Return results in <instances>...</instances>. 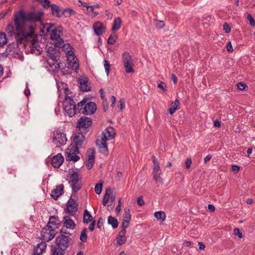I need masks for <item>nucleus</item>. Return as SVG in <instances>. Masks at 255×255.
Wrapping results in <instances>:
<instances>
[{
  "instance_id": "nucleus-1",
  "label": "nucleus",
  "mask_w": 255,
  "mask_h": 255,
  "mask_svg": "<svg viewBox=\"0 0 255 255\" xmlns=\"http://www.w3.org/2000/svg\"><path fill=\"white\" fill-rule=\"evenodd\" d=\"M61 223L58 216H50L47 225L42 229L41 232L43 239L46 242L53 239L57 233L55 230L61 226Z\"/></svg>"
},
{
  "instance_id": "nucleus-2",
  "label": "nucleus",
  "mask_w": 255,
  "mask_h": 255,
  "mask_svg": "<svg viewBox=\"0 0 255 255\" xmlns=\"http://www.w3.org/2000/svg\"><path fill=\"white\" fill-rule=\"evenodd\" d=\"M55 243L56 246H52L51 249L53 255H64L65 251L69 245H73V241L68 236L59 235L56 237Z\"/></svg>"
},
{
  "instance_id": "nucleus-3",
  "label": "nucleus",
  "mask_w": 255,
  "mask_h": 255,
  "mask_svg": "<svg viewBox=\"0 0 255 255\" xmlns=\"http://www.w3.org/2000/svg\"><path fill=\"white\" fill-rule=\"evenodd\" d=\"M14 13L21 18L22 21H25L27 23H36L42 22L44 10L40 9L38 12H37L34 11L26 12L23 9H19Z\"/></svg>"
},
{
  "instance_id": "nucleus-4",
  "label": "nucleus",
  "mask_w": 255,
  "mask_h": 255,
  "mask_svg": "<svg viewBox=\"0 0 255 255\" xmlns=\"http://www.w3.org/2000/svg\"><path fill=\"white\" fill-rule=\"evenodd\" d=\"M115 134L116 131L114 128L109 126L103 132V136L102 137L101 140H97L96 144L102 150L101 152L105 154H108V149L107 141L114 138Z\"/></svg>"
},
{
  "instance_id": "nucleus-5",
  "label": "nucleus",
  "mask_w": 255,
  "mask_h": 255,
  "mask_svg": "<svg viewBox=\"0 0 255 255\" xmlns=\"http://www.w3.org/2000/svg\"><path fill=\"white\" fill-rule=\"evenodd\" d=\"M13 21L16 31V33L15 34V39L16 40V43L19 45L22 44L24 41H26L24 37L23 27L27 23L25 21H22L21 18L14 12L13 13Z\"/></svg>"
},
{
  "instance_id": "nucleus-6",
  "label": "nucleus",
  "mask_w": 255,
  "mask_h": 255,
  "mask_svg": "<svg viewBox=\"0 0 255 255\" xmlns=\"http://www.w3.org/2000/svg\"><path fill=\"white\" fill-rule=\"evenodd\" d=\"M56 48H60L59 45L56 44V42H48L45 46V50L48 56L55 62H57L60 57V51Z\"/></svg>"
},
{
  "instance_id": "nucleus-7",
  "label": "nucleus",
  "mask_w": 255,
  "mask_h": 255,
  "mask_svg": "<svg viewBox=\"0 0 255 255\" xmlns=\"http://www.w3.org/2000/svg\"><path fill=\"white\" fill-rule=\"evenodd\" d=\"M92 123L91 118L85 116H81L76 123V128L82 133L86 134L90 130Z\"/></svg>"
},
{
  "instance_id": "nucleus-8",
  "label": "nucleus",
  "mask_w": 255,
  "mask_h": 255,
  "mask_svg": "<svg viewBox=\"0 0 255 255\" xmlns=\"http://www.w3.org/2000/svg\"><path fill=\"white\" fill-rule=\"evenodd\" d=\"M64 110L65 113L70 117L74 116L76 114V105L73 99L69 96H66L63 102Z\"/></svg>"
},
{
  "instance_id": "nucleus-9",
  "label": "nucleus",
  "mask_w": 255,
  "mask_h": 255,
  "mask_svg": "<svg viewBox=\"0 0 255 255\" xmlns=\"http://www.w3.org/2000/svg\"><path fill=\"white\" fill-rule=\"evenodd\" d=\"M79 149L80 147L78 145H73L71 143L67 148L69 152L65 153L66 160L68 161H73L74 162L78 161L80 159V157L76 154L80 153Z\"/></svg>"
},
{
  "instance_id": "nucleus-10",
  "label": "nucleus",
  "mask_w": 255,
  "mask_h": 255,
  "mask_svg": "<svg viewBox=\"0 0 255 255\" xmlns=\"http://www.w3.org/2000/svg\"><path fill=\"white\" fill-rule=\"evenodd\" d=\"M63 35V28L61 26H59L57 28L51 30L50 33V39L52 41H55L56 44L61 46L62 43H63V39L61 38Z\"/></svg>"
},
{
  "instance_id": "nucleus-11",
  "label": "nucleus",
  "mask_w": 255,
  "mask_h": 255,
  "mask_svg": "<svg viewBox=\"0 0 255 255\" xmlns=\"http://www.w3.org/2000/svg\"><path fill=\"white\" fill-rule=\"evenodd\" d=\"M78 204L76 202V201L71 197L67 202L64 211L70 215L74 216L78 211Z\"/></svg>"
},
{
  "instance_id": "nucleus-12",
  "label": "nucleus",
  "mask_w": 255,
  "mask_h": 255,
  "mask_svg": "<svg viewBox=\"0 0 255 255\" xmlns=\"http://www.w3.org/2000/svg\"><path fill=\"white\" fill-rule=\"evenodd\" d=\"M79 110V113H82L85 115L94 114L97 110V106L94 102H89L87 103L84 107L81 108Z\"/></svg>"
},
{
  "instance_id": "nucleus-13",
  "label": "nucleus",
  "mask_w": 255,
  "mask_h": 255,
  "mask_svg": "<svg viewBox=\"0 0 255 255\" xmlns=\"http://www.w3.org/2000/svg\"><path fill=\"white\" fill-rule=\"evenodd\" d=\"M88 159L86 161V166L88 169H91L95 162V150L93 148L89 149L86 152Z\"/></svg>"
},
{
  "instance_id": "nucleus-14",
  "label": "nucleus",
  "mask_w": 255,
  "mask_h": 255,
  "mask_svg": "<svg viewBox=\"0 0 255 255\" xmlns=\"http://www.w3.org/2000/svg\"><path fill=\"white\" fill-rule=\"evenodd\" d=\"M52 139L56 144H59L61 145H65L67 141L66 134L60 131L54 133Z\"/></svg>"
},
{
  "instance_id": "nucleus-15",
  "label": "nucleus",
  "mask_w": 255,
  "mask_h": 255,
  "mask_svg": "<svg viewBox=\"0 0 255 255\" xmlns=\"http://www.w3.org/2000/svg\"><path fill=\"white\" fill-rule=\"evenodd\" d=\"M64 160L61 153H58L51 159V164L53 167L58 168L60 167Z\"/></svg>"
},
{
  "instance_id": "nucleus-16",
  "label": "nucleus",
  "mask_w": 255,
  "mask_h": 255,
  "mask_svg": "<svg viewBox=\"0 0 255 255\" xmlns=\"http://www.w3.org/2000/svg\"><path fill=\"white\" fill-rule=\"evenodd\" d=\"M95 35L100 36L106 32V28L103 24L100 21L94 22L93 26Z\"/></svg>"
},
{
  "instance_id": "nucleus-17",
  "label": "nucleus",
  "mask_w": 255,
  "mask_h": 255,
  "mask_svg": "<svg viewBox=\"0 0 255 255\" xmlns=\"http://www.w3.org/2000/svg\"><path fill=\"white\" fill-rule=\"evenodd\" d=\"M64 186L62 184L57 185L56 188L51 191V197L55 200H57L59 196L64 193Z\"/></svg>"
},
{
  "instance_id": "nucleus-18",
  "label": "nucleus",
  "mask_w": 255,
  "mask_h": 255,
  "mask_svg": "<svg viewBox=\"0 0 255 255\" xmlns=\"http://www.w3.org/2000/svg\"><path fill=\"white\" fill-rule=\"evenodd\" d=\"M89 79L88 77H84L79 78V83L80 85V90L82 92L89 91L91 89V87L88 85Z\"/></svg>"
},
{
  "instance_id": "nucleus-19",
  "label": "nucleus",
  "mask_w": 255,
  "mask_h": 255,
  "mask_svg": "<svg viewBox=\"0 0 255 255\" xmlns=\"http://www.w3.org/2000/svg\"><path fill=\"white\" fill-rule=\"evenodd\" d=\"M46 248V244L45 242H41L38 244L33 250V255H42L45 252Z\"/></svg>"
},
{
  "instance_id": "nucleus-20",
  "label": "nucleus",
  "mask_w": 255,
  "mask_h": 255,
  "mask_svg": "<svg viewBox=\"0 0 255 255\" xmlns=\"http://www.w3.org/2000/svg\"><path fill=\"white\" fill-rule=\"evenodd\" d=\"M85 140V137L80 132H76L73 134V142L75 144L81 146Z\"/></svg>"
},
{
  "instance_id": "nucleus-21",
  "label": "nucleus",
  "mask_w": 255,
  "mask_h": 255,
  "mask_svg": "<svg viewBox=\"0 0 255 255\" xmlns=\"http://www.w3.org/2000/svg\"><path fill=\"white\" fill-rule=\"evenodd\" d=\"M30 51L31 53H35L37 55L41 53L42 51V48L38 44V40L37 39L32 40Z\"/></svg>"
},
{
  "instance_id": "nucleus-22",
  "label": "nucleus",
  "mask_w": 255,
  "mask_h": 255,
  "mask_svg": "<svg viewBox=\"0 0 255 255\" xmlns=\"http://www.w3.org/2000/svg\"><path fill=\"white\" fill-rule=\"evenodd\" d=\"M126 231L121 230L119 233L118 235L116 238V245H122L126 243L127 241V237H126Z\"/></svg>"
},
{
  "instance_id": "nucleus-23",
  "label": "nucleus",
  "mask_w": 255,
  "mask_h": 255,
  "mask_svg": "<svg viewBox=\"0 0 255 255\" xmlns=\"http://www.w3.org/2000/svg\"><path fill=\"white\" fill-rule=\"evenodd\" d=\"M63 223L64 226L66 229H74L76 226L74 221L68 216H64L63 217Z\"/></svg>"
},
{
  "instance_id": "nucleus-24",
  "label": "nucleus",
  "mask_w": 255,
  "mask_h": 255,
  "mask_svg": "<svg viewBox=\"0 0 255 255\" xmlns=\"http://www.w3.org/2000/svg\"><path fill=\"white\" fill-rule=\"evenodd\" d=\"M51 14L55 17L60 18L62 16L61 13L60 12L62 10L60 9L59 6L56 4H51Z\"/></svg>"
},
{
  "instance_id": "nucleus-25",
  "label": "nucleus",
  "mask_w": 255,
  "mask_h": 255,
  "mask_svg": "<svg viewBox=\"0 0 255 255\" xmlns=\"http://www.w3.org/2000/svg\"><path fill=\"white\" fill-rule=\"evenodd\" d=\"M179 105L180 103L179 100L176 99L174 102L171 103V107L168 110L169 113L172 115L177 110L179 109Z\"/></svg>"
},
{
  "instance_id": "nucleus-26",
  "label": "nucleus",
  "mask_w": 255,
  "mask_h": 255,
  "mask_svg": "<svg viewBox=\"0 0 255 255\" xmlns=\"http://www.w3.org/2000/svg\"><path fill=\"white\" fill-rule=\"evenodd\" d=\"M18 45L16 42H11L9 43L7 46L5 50V52L3 53H5V56H7L9 55L11 52H14L15 49L17 48Z\"/></svg>"
},
{
  "instance_id": "nucleus-27",
  "label": "nucleus",
  "mask_w": 255,
  "mask_h": 255,
  "mask_svg": "<svg viewBox=\"0 0 255 255\" xmlns=\"http://www.w3.org/2000/svg\"><path fill=\"white\" fill-rule=\"evenodd\" d=\"M69 178L70 180L69 182L71 184L73 183V185H75L76 182H78L80 180V178L79 177V174L77 172L73 171V173L69 174Z\"/></svg>"
},
{
  "instance_id": "nucleus-28",
  "label": "nucleus",
  "mask_w": 255,
  "mask_h": 255,
  "mask_svg": "<svg viewBox=\"0 0 255 255\" xmlns=\"http://www.w3.org/2000/svg\"><path fill=\"white\" fill-rule=\"evenodd\" d=\"M122 20L120 17H117L115 18L114 20V23L113 24V26L112 28V31H115L119 30L121 26Z\"/></svg>"
},
{
  "instance_id": "nucleus-29",
  "label": "nucleus",
  "mask_w": 255,
  "mask_h": 255,
  "mask_svg": "<svg viewBox=\"0 0 255 255\" xmlns=\"http://www.w3.org/2000/svg\"><path fill=\"white\" fill-rule=\"evenodd\" d=\"M108 223L111 225L113 229L117 228L119 226V222L115 217L110 216L108 218Z\"/></svg>"
},
{
  "instance_id": "nucleus-30",
  "label": "nucleus",
  "mask_w": 255,
  "mask_h": 255,
  "mask_svg": "<svg viewBox=\"0 0 255 255\" xmlns=\"http://www.w3.org/2000/svg\"><path fill=\"white\" fill-rule=\"evenodd\" d=\"M93 220V217L90 212L87 210H85L83 215V222L84 224H88Z\"/></svg>"
},
{
  "instance_id": "nucleus-31",
  "label": "nucleus",
  "mask_w": 255,
  "mask_h": 255,
  "mask_svg": "<svg viewBox=\"0 0 255 255\" xmlns=\"http://www.w3.org/2000/svg\"><path fill=\"white\" fill-rule=\"evenodd\" d=\"M111 193V189L109 187L106 189V192L104 194L102 204L104 206H106L108 203L110 198V194Z\"/></svg>"
},
{
  "instance_id": "nucleus-32",
  "label": "nucleus",
  "mask_w": 255,
  "mask_h": 255,
  "mask_svg": "<svg viewBox=\"0 0 255 255\" xmlns=\"http://www.w3.org/2000/svg\"><path fill=\"white\" fill-rule=\"evenodd\" d=\"M153 179L157 182V180L160 178V175L161 174V170L160 166L159 167H153Z\"/></svg>"
},
{
  "instance_id": "nucleus-33",
  "label": "nucleus",
  "mask_w": 255,
  "mask_h": 255,
  "mask_svg": "<svg viewBox=\"0 0 255 255\" xmlns=\"http://www.w3.org/2000/svg\"><path fill=\"white\" fill-rule=\"evenodd\" d=\"M76 12L71 8H66L61 11L62 15H64L65 17H70L71 15L75 14Z\"/></svg>"
},
{
  "instance_id": "nucleus-34",
  "label": "nucleus",
  "mask_w": 255,
  "mask_h": 255,
  "mask_svg": "<svg viewBox=\"0 0 255 255\" xmlns=\"http://www.w3.org/2000/svg\"><path fill=\"white\" fill-rule=\"evenodd\" d=\"M7 42L8 39L5 33L3 32H0V47H2Z\"/></svg>"
},
{
  "instance_id": "nucleus-35",
  "label": "nucleus",
  "mask_w": 255,
  "mask_h": 255,
  "mask_svg": "<svg viewBox=\"0 0 255 255\" xmlns=\"http://www.w3.org/2000/svg\"><path fill=\"white\" fill-rule=\"evenodd\" d=\"M154 217L158 220H161L163 222L166 218L165 213L163 211L156 212L154 214Z\"/></svg>"
},
{
  "instance_id": "nucleus-36",
  "label": "nucleus",
  "mask_w": 255,
  "mask_h": 255,
  "mask_svg": "<svg viewBox=\"0 0 255 255\" xmlns=\"http://www.w3.org/2000/svg\"><path fill=\"white\" fill-rule=\"evenodd\" d=\"M34 1H38L45 9H48L51 5L49 0H34Z\"/></svg>"
},
{
  "instance_id": "nucleus-37",
  "label": "nucleus",
  "mask_w": 255,
  "mask_h": 255,
  "mask_svg": "<svg viewBox=\"0 0 255 255\" xmlns=\"http://www.w3.org/2000/svg\"><path fill=\"white\" fill-rule=\"evenodd\" d=\"M124 66L126 68V72L127 73H132L134 72V69H133V63L132 61L130 62H127L124 63Z\"/></svg>"
},
{
  "instance_id": "nucleus-38",
  "label": "nucleus",
  "mask_w": 255,
  "mask_h": 255,
  "mask_svg": "<svg viewBox=\"0 0 255 255\" xmlns=\"http://www.w3.org/2000/svg\"><path fill=\"white\" fill-rule=\"evenodd\" d=\"M123 61L124 63L131 62V57L129 53L125 52L122 55Z\"/></svg>"
},
{
  "instance_id": "nucleus-39",
  "label": "nucleus",
  "mask_w": 255,
  "mask_h": 255,
  "mask_svg": "<svg viewBox=\"0 0 255 255\" xmlns=\"http://www.w3.org/2000/svg\"><path fill=\"white\" fill-rule=\"evenodd\" d=\"M87 228H84L80 234V240L81 242L83 243H85L87 242Z\"/></svg>"
},
{
  "instance_id": "nucleus-40",
  "label": "nucleus",
  "mask_w": 255,
  "mask_h": 255,
  "mask_svg": "<svg viewBox=\"0 0 255 255\" xmlns=\"http://www.w3.org/2000/svg\"><path fill=\"white\" fill-rule=\"evenodd\" d=\"M118 38V36L117 34H115L114 35H113L112 34L110 35L107 40L108 44L114 45Z\"/></svg>"
},
{
  "instance_id": "nucleus-41",
  "label": "nucleus",
  "mask_w": 255,
  "mask_h": 255,
  "mask_svg": "<svg viewBox=\"0 0 255 255\" xmlns=\"http://www.w3.org/2000/svg\"><path fill=\"white\" fill-rule=\"evenodd\" d=\"M71 186L73 193H77L82 188V185L79 182H76L74 185H73V183L71 184Z\"/></svg>"
},
{
  "instance_id": "nucleus-42",
  "label": "nucleus",
  "mask_w": 255,
  "mask_h": 255,
  "mask_svg": "<svg viewBox=\"0 0 255 255\" xmlns=\"http://www.w3.org/2000/svg\"><path fill=\"white\" fill-rule=\"evenodd\" d=\"M130 210L129 208H126L124 209V220L129 221L131 220V214L130 213Z\"/></svg>"
},
{
  "instance_id": "nucleus-43",
  "label": "nucleus",
  "mask_w": 255,
  "mask_h": 255,
  "mask_svg": "<svg viewBox=\"0 0 255 255\" xmlns=\"http://www.w3.org/2000/svg\"><path fill=\"white\" fill-rule=\"evenodd\" d=\"M103 186V182H102L97 183L95 185V191L97 194L99 195L101 193L102 191Z\"/></svg>"
},
{
  "instance_id": "nucleus-44",
  "label": "nucleus",
  "mask_w": 255,
  "mask_h": 255,
  "mask_svg": "<svg viewBox=\"0 0 255 255\" xmlns=\"http://www.w3.org/2000/svg\"><path fill=\"white\" fill-rule=\"evenodd\" d=\"M94 6L92 5H88L87 6V10L88 11L87 13L90 14V12H92L94 14V16H96L99 14V12L98 11H94Z\"/></svg>"
},
{
  "instance_id": "nucleus-45",
  "label": "nucleus",
  "mask_w": 255,
  "mask_h": 255,
  "mask_svg": "<svg viewBox=\"0 0 255 255\" xmlns=\"http://www.w3.org/2000/svg\"><path fill=\"white\" fill-rule=\"evenodd\" d=\"M104 65L105 69V71L107 73V75H108L110 73V64L109 62L107 60H104Z\"/></svg>"
},
{
  "instance_id": "nucleus-46",
  "label": "nucleus",
  "mask_w": 255,
  "mask_h": 255,
  "mask_svg": "<svg viewBox=\"0 0 255 255\" xmlns=\"http://www.w3.org/2000/svg\"><path fill=\"white\" fill-rule=\"evenodd\" d=\"M157 87L162 89L164 92L167 91L166 84L164 82L159 81V82H158Z\"/></svg>"
},
{
  "instance_id": "nucleus-47",
  "label": "nucleus",
  "mask_w": 255,
  "mask_h": 255,
  "mask_svg": "<svg viewBox=\"0 0 255 255\" xmlns=\"http://www.w3.org/2000/svg\"><path fill=\"white\" fill-rule=\"evenodd\" d=\"M59 47L60 48H63V50H65V51L71 50L73 49V47L71 46V45L70 43L64 44V42H63V43H62L61 45Z\"/></svg>"
},
{
  "instance_id": "nucleus-48",
  "label": "nucleus",
  "mask_w": 255,
  "mask_h": 255,
  "mask_svg": "<svg viewBox=\"0 0 255 255\" xmlns=\"http://www.w3.org/2000/svg\"><path fill=\"white\" fill-rule=\"evenodd\" d=\"M63 235V236H68L69 237L72 236V234L68 232L66 229L62 228L60 231V235Z\"/></svg>"
},
{
  "instance_id": "nucleus-49",
  "label": "nucleus",
  "mask_w": 255,
  "mask_h": 255,
  "mask_svg": "<svg viewBox=\"0 0 255 255\" xmlns=\"http://www.w3.org/2000/svg\"><path fill=\"white\" fill-rule=\"evenodd\" d=\"M237 86L238 89L240 90H244L246 88L248 87L247 85L245 83L239 82L237 84Z\"/></svg>"
},
{
  "instance_id": "nucleus-50",
  "label": "nucleus",
  "mask_w": 255,
  "mask_h": 255,
  "mask_svg": "<svg viewBox=\"0 0 255 255\" xmlns=\"http://www.w3.org/2000/svg\"><path fill=\"white\" fill-rule=\"evenodd\" d=\"M129 221H126L123 220L121 225L122 230L126 231V228L129 226Z\"/></svg>"
},
{
  "instance_id": "nucleus-51",
  "label": "nucleus",
  "mask_w": 255,
  "mask_h": 255,
  "mask_svg": "<svg viewBox=\"0 0 255 255\" xmlns=\"http://www.w3.org/2000/svg\"><path fill=\"white\" fill-rule=\"evenodd\" d=\"M234 234L236 236H238L239 238H243V234L241 230L239 228H235L234 230Z\"/></svg>"
},
{
  "instance_id": "nucleus-52",
  "label": "nucleus",
  "mask_w": 255,
  "mask_h": 255,
  "mask_svg": "<svg viewBox=\"0 0 255 255\" xmlns=\"http://www.w3.org/2000/svg\"><path fill=\"white\" fill-rule=\"evenodd\" d=\"M119 102V105H118V108H120V109L121 110H122L125 108V100L124 98H122L120 100Z\"/></svg>"
},
{
  "instance_id": "nucleus-53",
  "label": "nucleus",
  "mask_w": 255,
  "mask_h": 255,
  "mask_svg": "<svg viewBox=\"0 0 255 255\" xmlns=\"http://www.w3.org/2000/svg\"><path fill=\"white\" fill-rule=\"evenodd\" d=\"M137 203L139 206H142L144 205L145 203L143 199L142 196H140L137 199Z\"/></svg>"
},
{
  "instance_id": "nucleus-54",
  "label": "nucleus",
  "mask_w": 255,
  "mask_h": 255,
  "mask_svg": "<svg viewBox=\"0 0 255 255\" xmlns=\"http://www.w3.org/2000/svg\"><path fill=\"white\" fill-rule=\"evenodd\" d=\"M223 29L226 31L227 33H229L231 31V28L230 25L227 23V22H225L223 25Z\"/></svg>"
},
{
  "instance_id": "nucleus-55",
  "label": "nucleus",
  "mask_w": 255,
  "mask_h": 255,
  "mask_svg": "<svg viewBox=\"0 0 255 255\" xmlns=\"http://www.w3.org/2000/svg\"><path fill=\"white\" fill-rule=\"evenodd\" d=\"M247 19L249 21L250 24L252 26H254L255 25V20L252 16L251 14H249L247 16Z\"/></svg>"
},
{
  "instance_id": "nucleus-56",
  "label": "nucleus",
  "mask_w": 255,
  "mask_h": 255,
  "mask_svg": "<svg viewBox=\"0 0 255 255\" xmlns=\"http://www.w3.org/2000/svg\"><path fill=\"white\" fill-rule=\"evenodd\" d=\"M115 196L112 195V196L111 197V204L108 205V209L109 210H110V209L112 210L113 208H114V205H113L112 204H113V203H115Z\"/></svg>"
},
{
  "instance_id": "nucleus-57",
  "label": "nucleus",
  "mask_w": 255,
  "mask_h": 255,
  "mask_svg": "<svg viewBox=\"0 0 255 255\" xmlns=\"http://www.w3.org/2000/svg\"><path fill=\"white\" fill-rule=\"evenodd\" d=\"M151 158L152 159V162L154 164L153 167H159L158 161L157 159L156 158V157L154 155H152L151 156Z\"/></svg>"
},
{
  "instance_id": "nucleus-58",
  "label": "nucleus",
  "mask_w": 255,
  "mask_h": 255,
  "mask_svg": "<svg viewBox=\"0 0 255 255\" xmlns=\"http://www.w3.org/2000/svg\"><path fill=\"white\" fill-rule=\"evenodd\" d=\"M165 25L164 22L163 21H157L156 23V27L161 29Z\"/></svg>"
},
{
  "instance_id": "nucleus-59",
  "label": "nucleus",
  "mask_w": 255,
  "mask_h": 255,
  "mask_svg": "<svg viewBox=\"0 0 255 255\" xmlns=\"http://www.w3.org/2000/svg\"><path fill=\"white\" fill-rule=\"evenodd\" d=\"M88 99L84 98L81 101L78 103L77 106L78 107H83L84 105H86V103Z\"/></svg>"
},
{
  "instance_id": "nucleus-60",
  "label": "nucleus",
  "mask_w": 255,
  "mask_h": 255,
  "mask_svg": "<svg viewBox=\"0 0 255 255\" xmlns=\"http://www.w3.org/2000/svg\"><path fill=\"white\" fill-rule=\"evenodd\" d=\"M192 163V160L191 158H187L185 161V166L186 168L189 169L190 166Z\"/></svg>"
},
{
  "instance_id": "nucleus-61",
  "label": "nucleus",
  "mask_w": 255,
  "mask_h": 255,
  "mask_svg": "<svg viewBox=\"0 0 255 255\" xmlns=\"http://www.w3.org/2000/svg\"><path fill=\"white\" fill-rule=\"evenodd\" d=\"M66 54L68 57H70V56L73 57V59H74V58L76 57L75 54H74V51L72 50V49L67 50Z\"/></svg>"
},
{
  "instance_id": "nucleus-62",
  "label": "nucleus",
  "mask_w": 255,
  "mask_h": 255,
  "mask_svg": "<svg viewBox=\"0 0 255 255\" xmlns=\"http://www.w3.org/2000/svg\"><path fill=\"white\" fill-rule=\"evenodd\" d=\"M226 48H227V50L229 52H231L233 51V48L231 42H229L228 43V44H227Z\"/></svg>"
},
{
  "instance_id": "nucleus-63",
  "label": "nucleus",
  "mask_w": 255,
  "mask_h": 255,
  "mask_svg": "<svg viewBox=\"0 0 255 255\" xmlns=\"http://www.w3.org/2000/svg\"><path fill=\"white\" fill-rule=\"evenodd\" d=\"M103 225V219L102 217H100L98 221L97 228L101 229Z\"/></svg>"
},
{
  "instance_id": "nucleus-64",
  "label": "nucleus",
  "mask_w": 255,
  "mask_h": 255,
  "mask_svg": "<svg viewBox=\"0 0 255 255\" xmlns=\"http://www.w3.org/2000/svg\"><path fill=\"white\" fill-rule=\"evenodd\" d=\"M91 222H92L89 227V230L90 231L92 232L94 231V230L95 229L96 221H95V220H94L93 221H92Z\"/></svg>"
}]
</instances>
